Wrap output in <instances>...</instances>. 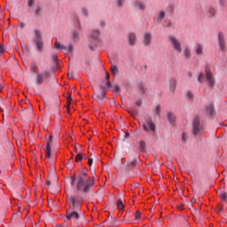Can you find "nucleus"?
<instances>
[{
  "label": "nucleus",
  "mask_w": 227,
  "mask_h": 227,
  "mask_svg": "<svg viewBox=\"0 0 227 227\" xmlns=\"http://www.w3.org/2000/svg\"><path fill=\"white\" fill-rule=\"evenodd\" d=\"M123 3H125V0H117V4L120 8H123Z\"/></svg>",
  "instance_id": "obj_43"
},
{
  "label": "nucleus",
  "mask_w": 227,
  "mask_h": 227,
  "mask_svg": "<svg viewBox=\"0 0 227 227\" xmlns=\"http://www.w3.org/2000/svg\"><path fill=\"white\" fill-rule=\"evenodd\" d=\"M35 43L37 47V51L39 52H42V51H43V40L42 39V33L40 32V30L35 29Z\"/></svg>",
  "instance_id": "obj_6"
},
{
  "label": "nucleus",
  "mask_w": 227,
  "mask_h": 227,
  "mask_svg": "<svg viewBox=\"0 0 227 227\" xmlns=\"http://www.w3.org/2000/svg\"><path fill=\"white\" fill-rule=\"evenodd\" d=\"M168 42L177 54L182 53V43L175 35H168Z\"/></svg>",
  "instance_id": "obj_5"
},
{
  "label": "nucleus",
  "mask_w": 227,
  "mask_h": 227,
  "mask_svg": "<svg viewBox=\"0 0 227 227\" xmlns=\"http://www.w3.org/2000/svg\"><path fill=\"white\" fill-rule=\"evenodd\" d=\"M126 166L127 168H136V166H137V160L136 159L129 160L127 162Z\"/></svg>",
  "instance_id": "obj_17"
},
{
  "label": "nucleus",
  "mask_w": 227,
  "mask_h": 227,
  "mask_svg": "<svg viewBox=\"0 0 227 227\" xmlns=\"http://www.w3.org/2000/svg\"><path fill=\"white\" fill-rule=\"evenodd\" d=\"M196 52L197 54H203V45L197 44Z\"/></svg>",
  "instance_id": "obj_27"
},
{
  "label": "nucleus",
  "mask_w": 227,
  "mask_h": 227,
  "mask_svg": "<svg viewBox=\"0 0 227 227\" xmlns=\"http://www.w3.org/2000/svg\"><path fill=\"white\" fill-rule=\"evenodd\" d=\"M200 116H196L193 119L192 128H193V136H201L203 134V126L200 122Z\"/></svg>",
  "instance_id": "obj_4"
},
{
  "label": "nucleus",
  "mask_w": 227,
  "mask_h": 227,
  "mask_svg": "<svg viewBox=\"0 0 227 227\" xmlns=\"http://www.w3.org/2000/svg\"><path fill=\"white\" fill-rule=\"evenodd\" d=\"M206 79L208 82V85L211 88H214V85L215 84V81L214 80V76L212 75V72H210V68H206Z\"/></svg>",
  "instance_id": "obj_9"
},
{
  "label": "nucleus",
  "mask_w": 227,
  "mask_h": 227,
  "mask_svg": "<svg viewBox=\"0 0 227 227\" xmlns=\"http://www.w3.org/2000/svg\"><path fill=\"white\" fill-rule=\"evenodd\" d=\"M155 113L158 116H160V106H156L155 107Z\"/></svg>",
  "instance_id": "obj_44"
},
{
  "label": "nucleus",
  "mask_w": 227,
  "mask_h": 227,
  "mask_svg": "<svg viewBox=\"0 0 227 227\" xmlns=\"http://www.w3.org/2000/svg\"><path fill=\"white\" fill-rule=\"evenodd\" d=\"M78 28L81 30L82 27H81V21L78 20Z\"/></svg>",
  "instance_id": "obj_59"
},
{
  "label": "nucleus",
  "mask_w": 227,
  "mask_h": 227,
  "mask_svg": "<svg viewBox=\"0 0 227 227\" xmlns=\"http://www.w3.org/2000/svg\"><path fill=\"white\" fill-rule=\"evenodd\" d=\"M93 98H94V100L98 102V104H101L102 100H104V98H106V96L104 94H102V92H101L98 97H94Z\"/></svg>",
  "instance_id": "obj_24"
},
{
  "label": "nucleus",
  "mask_w": 227,
  "mask_h": 227,
  "mask_svg": "<svg viewBox=\"0 0 227 227\" xmlns=\"http://www.w3.org/2000/svg\"><path fill=\"white\" fill-rule=\"evenodd\" d=\"M186 95H187V98H189V100H194V94H192L191 92V90H188Z\"/></svg>",
  "instance_id": "obj_33"
},
{
  "label": "nucleus",
  "mask_w": 227,
  "mask_h": 227,
  "mask_svg": "<svg viewBox=\"0 0 227 227\" xmlns=\"http://www.w3.org/2000/svg\"><path fill=\"white\" fill-rule=\"evenodd\" d=\"M208 13L209 15H211V17L214 16L215 14V9H214L213 7H209Z\"/></svg>",
  "instance_id": "obj_36"
},
{
  "label": "nucleus",
  "mask_w": 227,
  "mask_h": 227,
  "mask_svg": "<svg viewBox=\"0 0 227 227\" xmlns=\"http://www.w3.org/2000/svg\"><path fill=\"white\" fill-rule=\"evenodd\" d=\"M203 79H204V75L202 73H200L198 76V82H200V84L203 83Z\"/></svg>",
  "instance_id": "obj_35"
},
{
  "label": "nucleus",
  "mask_w": 227,
  "mask_h": 227,
  "mask_svg": "<svg viewBox=\"0 0 227 227\" xmlns=\"http://www.w3.org/2000/svg\"><path fill=\"white\" fill-rule=\"evenodd\" d=\"M139 150H140V152H146V143L145 142V140L140 141Z\"/></svg>",
  "instance_id": "obj_22"
},
{
  "label": "nucleus",
  "mask_w": 227,
  "mask_h": 227,
  "mask_svg": "<svg viewBox=\"0 0 227 227\" xmlns=\"http://www.w3.org/2000/svg\"><path fill=\"white\" fill-rule=\"evenodd\" d=\"M167 120L171 125H175V121H176V117L175 116V114L168 112L167 114Z\"/></svg>",
  "instance_id": "obj_14"
},
{
  "label": "nucleus",
  "mask_w": 227,
  "mask_h": 227,
  "mask_svg": "<svg viewBox=\"0 0 227 227\" xmlns=\"http://www.w3.org/2000/svg\"><path fill=\"white\" fill-rule=\"evenodd\" d=\"M144 121L145 122L139 121V123L142 125L145 132L150 134V132H155V130H157V126L153 123V121H152V117L145 116Z\"/></svg>",
  "instance_id": "obj_3"
},
{
  "label": "nucleus",
  "mask_w": 227,
  "mask_h": 227,
  "mask_svg": "<svg viewBox=\"0 0 227 227\" xmlns=\"http://www.w3.org/2000/svg\"><path fill=\"white\" fill-rule=\"evenodd\" d=\"M128 113L131 114V116H137V111L136 110H129Z\"/></svg>",
  "instance_id": "obj_41"
},
{
  "label": "nucleus",
  "mask_w": 227,
  "mask_h": 227,
  "mask_svg": "<svg viewBox=\"0 0 227 227\" xmlns=\"http://www.w3.org/2000/svg\"><path fill=\"white\" fill-rule=\"evenodd\" d=\"M206 114L210 116V118H214L215 116V108L214 104H209V106L206 108Z\"/></svg>",
  "instance_id": "obj_11"
},
{
  "label": "nucleus",
  "mask_w": 227,
  "mask_h": 227,
  "mask_svg": "<svg viewBox=\"0 0 227 227\" xmlns=\"http://www.w3.org/2000/svg\"><path fill=\"white\" fill-rule=\"evenodd\" d=\"M184 58H186V59H190V58H191V49L186 47L184 51Z\"/></svg>",
  "instance_id": "obj_23"
},
{
  "label": "nucleus",
  "mask_w": 227,
  "mask_h": 227,
  "mask_svg": "<svg viewBox=\"0 0 227 227\" xmlns=\"http://www.w3.org/2000/svg\"><path fill=\"white\" fill-rule=\"evenodd\" d=\"M139 91H140V93L145 95V93H146V86H145L144 84H140L139 85Z\"/></svg>",
  "instance_id": "obj_29"
},
{
  "label": "nucleus",
  "mask_w": 227,
  "mask_h": 227,
  "mask_svg": "<svg viewBox=\"0 0 227 227\" xmlns=\"http://www.w3.org/2000/svg\"><path fill=\"white\" fill-rule=\"evenodd\" d=\"M47 159V162H49V164H54V162H56V156H51V159L50 157V159Z\"/></svg>",
  "instance_id": "obj_32"
},
{
  "label": "nucleus",
  "mask_w": 227,
  "mask_h": 227,
  "mask_svg": "<svg viewBox=\"0 0 227 227\" xmlns=\"http://www.w3.org/2000/svg\"><path fill=\"white\" fill-rule=\"evenodd\" d=\"M176 79L172 78L170 79V90H172L173 93H175V90H176Z\"/></svg>",
  "instance_id": "obj_18"
},
{
  "label": "nucleus",
  "mask_w": 227,
  "mask_h": 227,
  "mask_svg": "<svg viewBox=\"0 0 227 227\" xmlns=\"http://www.w3.org/2000/svg\"><path fill=\"white\" fill-rule=\"evenodd\" d=\"M136 106H137L138 107H141L143 106V100L139 99L138 101H137Z\"/></svg>",
  "instance_id": "obj_48"
},
{
  "label": "nucleus",
  "mask_w": 227,
  "mask_h": 227,
  "mask_svg": "<svg viewBox=\"0 0 227 227\" xmlns=\"http://www.w3.org/2000/svg\"><path fill=\"white\" fill-rule=\"evenodd\" d=\"M36 62H33L30 67V72L31 74H36Z\"/></svg>",
  "instance_id": "obj_28"
},
{
  "label": "nucleus",
  "mask_w": 227,
  "mask_h": 227,
  "mask_svg": "<svg viewBox=\"0 0 227 227\" xmlns=\"http://www.w3.org/2000/svg\"><path fill=\"white\" fill-rule=\"evenodd\" d=\"M182 139L184 143H187V137L185 136V134L182 135Z\"/></svg>",
  "instance_id": "obj_51"
},
{
  "label": "nucleus",
  "mask_w": 227,
  "mask_h": 227,
  "mask_svg": "<svg viewBox=\"0 0 227 227\" xmlns=\"http://www.w3.org/2000/svg\"><path fill=\"white\" fill-rule=\"evenodd\" d=\"M100 26L101 27H106V21H101Z\"/></svg>",
  "instance_id": "obj_57"
},
{
  "label": "nucleus",
  "mask_w": 227,
  "mask_h": 227,
  "mask_svg": "<svg viewBox=\"0 0 227 227\" xmlns=\"http://www.w3.org/2000/svg\"><path fill=\"white\" fill-rule=\"evenodd\" d=\"M92 187H95V179L89 177L86 170H82L76 179L77 191L88 194Z\"/></svg>",
  "instance_id": "obj_2"
},
{
  "label": "nucleus",
  "mask_w": 227,
  "mask_h": 227,
  "mask_svg": "<svg viewBox=\"0 0 227 227\" xmlns=\"http://www.w3.org/2000/svg\"><path fill=\"white\" fill-rule=\"evenodd\" d=\"M111 72L114 75H118V67H116V65L113 64L111 66Z\"/></svg>",
  "instance_id": "obj_26"
},
{
  "label": "nucleus",
  "mask_w": 227,
  "mask_h": 227,
  "mask_svg": "<svg viewBox=\"0 0 227 227\" xmlns=\"http://www.w3.org/2000/svg\"><path fill=\"white\" fill-rule=\"evenodd\" d=\"M83 155H82V153H78L76 156H75V159H74V160H75V162H81V160L82 159H83Z\"/></svg>",
  "instance_id": "obj_30"
},
{
  "label": "nucleus",
  "mask_w": 227,
  "mask_h": 227,
  "mask_svg": "<svg viewBox=\"0 0 227 227\" xmlns=\"http://www.w3.org/2000/svg\"><path fill=\"white\" fill-rule=\"evenodd\" d=\"M51 58H52V60L54 61L55 65L58 67V65H59V60L58 59V55L53 54L51 56Z\"/></svg>",
  "instance_id": "obj_31"
},
{
  "label": "nucleus",
  "mask_w": 227,
  "mask_h": 227,
  "mask_svg": "<svg viewBox=\"0 0 227 227\" xmlns=\"http://www.w3.org/2000/svg\"><path fill=\"white\" fill-rule=\"evenodd\" d=\"M136 221H141V211H137Z\"/></svg>",
  "instance_id": "obj_39"
},
{
  "label": "nucleus",
  "mask_w": 227,
  "mask_h": 227,
  "mask_svg": "<svg viewBox=\"0 0 227 227\" xmlns=\"http://www.w3.org/2000/svg\"><path fill=\"white\" fill-rule=\"evenodd\" d=\"M82 13H83V15L85 16V17H88V15H90V12H88V9H86V8H82Z\"/></svg>",
  "instance_id": "obj_37"
},
{
  "label": "nucleus",
  "mask_w": 227,
  "mask_h": 227,
  "mask_svg": "<svg viewBox=\"0 0 227 227\" xmlns=\"http://www.w3.org/2000/svg\"><path fill=\"white\" fill-rule=\"evenodd\" d=\"M0 91H3V87H0Z\"/></svg>",
  "instance_id": "obj_64"
},
{
  "label": "nucleus",
  "mask_w": 227,
  "mask_h": 227,
  "mask_svg": "<svg viewBox=\"0 0 227 227\" xmlns=\"http://www.w3.org/2000/svg\"><path fill=\"white\" fill-rule=\"evenodd\" d=\"M106 86L107 88H113V84L111 83V82H109V80L106 81Z\"/></svg>",
  "instance_id": "obj_54"
},
{
  "label": "nucleus",
  "mask_w": 227,
  "mask_h": 227,
  "mask_svg": "<svg viewBox=\"0 0 227 227\" xmlns=\"http://www.w3.org/2000/svg\"><path fill=\"white\" fill-rule=\"evenodd\" d=\"M68 52H74V45L69 44L68 48H67V50Z\"/></svg>",
  "instance_id": "obj_46"
},
{
  "label": "nucleus",
  "mask_w": 227,
  "mask_h": 227,
  "mask_svg": "<svg viewBox=\"0 0 227 227\" xmlns=\"http://www.w3.org/2000/svg\"><path fill=\"white\" fill-rule=\"evenodd\" d=\"M89 166H92L93 165V158H90L89 161H88Z\"/></svg>",
  "instance_id": "obj_53"
},
{
  "label": "nucleus",
  "mask_w": 227,
  "mask_h": 227,
  "mask_svg": "<svg viewBox=\"0 0 227 227\" xmlns=\"http://www.w3.org/2000/svg\"><path fill=\"white\" fill-rule=\"evenodd\" d=\"M43 75L44 79H49L51 77V71H44Z\"/></svg>",
  "instance_id": "obj_34"
},
{
  "label": "nucleus",
  "mask_w": 227,
  "mask_h": 227,
  "mask_svg": "<svg viewBox=\"0 0 227 227\" xmlns=\"http://www.w3.org/2000/svg\"><path fill=\"white\" fill-rule=\"evenodd\" d=\"M124 205H123V199H119L118 202H117V208L119 210H123L124 208Z\"/></svg>",
  "instance_id": "obj_25"
},
{
  "label": "nucleus",
  "mask_w": 227,
  "mask_h": 227,
  "mask_svg": "<svg viewBox=\"0 0 227 227\" xmlns=\"http://www.w3.org/2000/svg\"><path fill=\"white\" fill-rule=\"evenodd\" d=\"M143 43L145 47H150L152 45V34L149 32H145L144 34V41Z\"/></svg>",
  "instance_id": "obj_10"
},
{
  "label": "nucleus",
  "mask_w": 227,
  "mask_h": 227,
  "mask_svg": "<svg viewBox=\"0 0 227 227\" xmlns=\"http://www.w3.org/2000/svg\"><path fill=\"white\" fill-rule=\"evenodd\" d=\"M166 17V12L164 11H161L159 15V20H162Z\"/></svg>",
  "instance_id": "obj_38"
},
{
  "label": "nucleus",
  "mask_w": 227,
  "mask_h": 227,
  "mask_svg": "<svg viewBox=\"0 0 227 227\" xmlns=\"http://www.w3.org/2000/svg\"><path fill=\"white\" fill-rule=\"evenodd\" d=\"M134 6H135V8H137L138 10H145V8H146V5H145V4H143V2H139V1H135Z\"/></svg>",
  "instance_id": "obj_16"
},
{
  "label": "nucleus",
  "mask_w": 227,
  "mask_h": 227,
  "mask_svg": "<svg viewBox=\"0 0 227 227\" xmlns=\"http://www.w3.org/2000/svg\"><path fill=\"white\" fill-rule=\"evenodd\" d=\"M20 27L24 28L26 27V24H24L23 22L20 23Z\"/></svg>",
  "instance_id": "obj_60"
},
{
  "label": "nucleus",
  "mask_w": 227,
  "mask_h": 227,
  "mask_svg": "<svg viewBox=\"0 0 227 227\" xmlns=\"http://www.w3.org/2000/svg\"><path fill=\"white\" fill-rule=\"evenodd\" d=\"M54 49H59V51H61V50L67 51V46H64L63 44H61L58 41H56V43L54 44Z\"/></svg>",
  "instance_id": "obj_21"
},
{
  "label": "nucleus",
  "mask_w": 227,
  "mask_h": 227,
  "mask_svg": "<svg viewBox=\"0 0 227 227\" xmlns=\"http://www.w3.org/2000/svg\"><path fill=\"white\" fill-rule=\"evenodd\" d=\"M128 42H129V45H130L131 47H134V45H136V42H137V37L134 33L129 34Z\"/></svg>",
  "instance_id": "obj_12"
},
{
  "label": "nucleus",
  "mask_w": 227,
  "mask_h": 227,
  "mask_svg": "<svg viewBox=\"0 0 227 227\" xmlns=\"http://www.w3.org/2000/svg\"><path fill=\"white\" fill-rule=\"evenodd\" d=\"M114 91H115V93H118L120 91V86L115 85L114 86Z\"/></svg>",
  "instance_id": "obj_52"
},
{
  "label": "nucleus",
  "mask_w": 227,
  "mask_h": 227,
  "mask_svg": "<svg viewBox=\"0 0 227 227\" xmlns=\"http://www.w3.org/2000/svg\"><path fill=\"white\" fill-rule=\"evenodd\" d=\"M98 36H100V31L99 30H93L91 35H90V38H92L93 40H98Z\"/></svg>",
  "instance_id": "obj_20"
},
{
  "label": "nucleus",
  "mask_w": 227,
  "mask_h": 227,
  "mask_svg": "<svg viewBox=\"0 0 227 227\" xmlns=\"http://www.w3.org/2000/svg\"><path fill=\"white\" fill-rule=\"evenodd\" d=\"M0 54H4V47L2 44H0Z\"/></svg>",
  "instance_id": "obj_50"
},
{
  "label": "nucleus",
  "mask_w": 227,
  "mask_h": 227,
  "mask_svg": "<svg viewBox=\"0 0 227 227\" xmlns=\"http://www.w3.org/2000/svg\"><path fill=\"white\" fill-rule=\"evenodd\" d=\"M220 198H221L222 201H226V200H227V194H226V192L222 193V194L220 195Z\"/></svg>",
  "instance_id": "obj_40"
},
{
  "label": "nucleus",
  "mask_w": 227,
  "mask_h": 227,
  "mask_svg": "<svg viewBox=\"0 0 227 227\" xmlns=\"http://www.w3.org/2000/svg\"><path fill=\"white\" fill-rule=\"evenodd\" d=\"M194 201H196V200H195V199H192V202H194Z\"/></svg>",
  "instance_id": "obj_63"
},
{
  "label": "nucleus",
  "mask_w": 227,
  "mask_h": 227,
  "mask_svg": "<svg viewBox=\"0 0 227 227\" xmlns=\"http://www.w3.org/2000/svg\"><path fill=\"white\" fill-rule=\"evenodd\" d=\"M23 115L27 118H31L33 116V108H27L23 111Z\"/></svg>",
  "instance_id": "obj_19"
},
{
  "label": "nucleus",
  "mask_w": 227,
  "mask_h": 227,
  "mask_svg": "<svg viewBox=\"0 0 227 227\" xmlns=\"http://www.w3.org/2000/svg\"><path fill=\"white\" fill-rule=\"evenodd\" d=\"M35 5V0H28L27 1V6L31 8V6Z\"/></svg>",
  "instance_id": "obj_45"
},
{
  "label": "nucleus",
  "mask_w": 227,
  "mask_h": 227,
  "mask_svg": "<svg viewBox=\"0 0 227 227\" xmlns=\"http://www.w3.org/2000/svg\"><path fill=\"white\" fill-rule=\"evenodd\" d=\"M46 184H47V185H51V181H50V180H47V181H46Z\"/></svg>",
  "instance_id": "obj_61"
},
{
  "label": "nucleus",
  "mask_w": 227,
  "mask_h": 227,
  "mask_svg": "<svg viewBox=\"0 0 227 227\" xmlns=\"http://www.w3.org/2000/svg\"><path fill=\"white\" fill-rule=\"evenodd\" d=\"M40 12H42V7H37L35 11V15H40Z\"/></svg>",
  "instance_id": "obj_47"
},
{
  "label": "nucleus",
  "mask_w": 227,
  "mask_h": 227,
  "mask_svg": "<svg viewBox=\"0 0 227 227\" xmlns=\"http://www.w3.org/2000/svg\"><path fill=\"white\" fill-rule=\"evenodd\" d=\"M45 77L43 76V74L39 73L36 74V84H38V86H42V84H43Z\"/></svg>",
  "instance_id": "obj_15"
},
{
  "label": "nucleus",
  "mask_w": 227,
  "mask_h": 227,
  "mask_svg": "<svg viewBox=\"0 0 227 227\" xmlns=\"http://www.w3.org/2000/svg\"><path fill=\"white\" fill-rule=\"evenodd\" d=\"M100 90H102V95L106 97V95L107 94V89H106V87L104 86H100Z\"/></svg>",
  "instance_id": "obj_42"
},
{
  "label": "nucleus",
  "mask_w": 227,
  "mask_h": 227,
  "mask_svg": "<svg viewBox=\"0 0 227 227\" xmlns=\"http://www.w3.org/2000/svg\"><path fill=\"white\" fill-rule=\"evenodd\" d=\"M71 38H72L73 42H74V43L79 42V40H81V35H80L79 31L73 30L71 32Z\"/></svg>",
  "instance_id": "obj_13"
},
{
  "label": "nucleus",
  "mask_w": 227,
  "mask_h": 227,
  "mask_svg": "<svg viewBox=\"0 0 227 227\" xmlns=\"http://www.w3.org/2000/svg\"><path fill=\"white\" fill-rule=\"evenodd\" d=\"M67 103H68V105H70L72 103V95H70V94L67 97Z\"/></svg>",
  "instance_id": "obj_49"
},
{
  "label": "nucleus",
  "mask_w": 227,
  "mask_h": 227,
  "mask_svg": "<svg viewBox=\"0 0 227 227\" xmlns=\"http://www.w3.org/2000/svg\"><path fill=\"white\" fill-rule=\"evenodd\" d=\"M54 139V137H52L51 135L49 136V138L47 139V145H46V148H45V154H46V159H51V145H52V141Z\"/></svg>",
  "instance_id": "obj_8"
},
{
  "label": "nucleus",
  "mask_w": 227,
  "mask_h": 227,
  "mask_svg": "<svg viewBox=\"0 0 227 227\" xmlns=\"http://www.w3.org/2000/svg\"><path fill=\"white\" fill-rule=\"evenodd\" d=\"M218 45L221 52H224V51H226V40L224 39V34H223V32L218 34Z\"/></svg>",
  "instance_id": "obj_7"
},
{
  "label": "nucleus",
  "mask_w": 227,
  "mask_h": 227,
  "mask_svg": "<svg viewBox=\"0 0 227 227\" xmlns=\"http://www.w3.org/2000/svg\"><path fill=\"white\" fill-rule=\"evenodd\" d=\"M74 184H75V177L74 176L71 177V185H74Z\"/></svg>",
  "instance_id": "obj_55"
},
{
  "label": "nucleus",
  "mask_w": 227,
  "mask_h": 227,
  "mask_svg": "<svg viewBox=\"0 0 227 227\" xmlns=\"http://www.w3.org/2000/svg\"><path fill=\"white\" fill-rule=\"evenodd\" d=\"M69 79H74V73H68Z\"/></svg>",
  "instance_id": "obj_56"
},
{
  "label": "nucleus",
  "mask_w": 227,
  "mask_h": 227,
  "mask_svg": "<svg viewBox=\"0 0 227 227\" xmlns=\"http://www.w3.org/2000/svg\"><path fill=\"white\" fill-rule=\"evenodd\" d=\"M82 203H84V197L80 192L73 194H67V214L66 219L67 221H79L81 219V210L82 209Z\"/></svg>",
  "instance_id": "obj_1"
},
{
  "label": "nucleus",
  "mask_w": 227,
  "mask_h": 227,
  "mask_svg": "<svg viewBox=\"0 0 227 227\" xmlns=\"http://www.w3.org/2000/svg\"><path fill=\"white\" fill-rule=\"evenodd\" d=\"M106 81H109V73H106Z\"/></svg>",
  "instance_id": "obj_58"
},
{
  "label": "nucleus",
  "mask_w": 227,
  "mask_h": 227,
  "mask_svg": "<svg viewBox=\"0 0 227 227\" xmlns=\"http://www.w3.org/2000/svg\"><path fill=\"white\" fill-rule=\"evenodd\" d=\"M188 77H192V73L189 72L188 73Z\"/></svg>",
  "instance_id": "obj_62"
}]
</instances>
